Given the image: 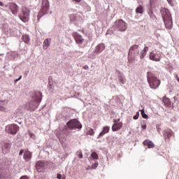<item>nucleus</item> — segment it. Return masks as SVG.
Instances as JSON below:
<instances>
[{
    "mask_svg": "<svg viewBox=\"0 0 179 179\" xmlns=\"http://www.w3.org/2000/svg\"><path fill=\"white\" fill-rule=\"evenodd\" d=\"M50 13H52V11H50Z\"/></svg>",
    "mask_w": 179,
    "mask_h": 179,
    "instance_id": "nucleus-48",
    "label": "nucleus"
},
{
    "mask_svg": "<svg viewBox=\"0 0 179 179\" xmlns=\"http://www.w3.org/2000/svg\"><path fill=\"white\" fill-rule=\"evenodd\" d=\"M89 134L90 135H94V131H93V129H91L89 130Z\"/></svg>",
    "mask_w": 179,
    "mask_h": 179,
    "instance_id": "nucleus-39",
    "label": "nucleus"
},
{
    "mask_svg": "<svg viewBox=\"0 0 179 179\" xmlns=\"http://www.w3.org/2000/svg\"><path fill=\"white\" fill-rule=\"evenodd\" d=\"M114 124L112 126V131L115 132L117 131H120L121 128H122V122H120V119L113 120Z\"/></svg>",
    "mask_w": 179,
    "mask_h": 179,
    "instance_id": "nucleus-12",
    "label": "nucleus"
},
{
    "mask_svg": "<svg viewBox=\"0 0 179 179\" xmlns=\"http://www.w3.org/2000/svg\"><path fill=\"white\" fill-rule=\"evenodd\" d=\"M143 145L145 146H147V148H148V149H152V148H155V143H153V142H152L151 141H149V140L144 141Z\"/></svg>",
    "mask_w": 179,
    "mask_h": 179,
    "instance_id": "nucleus-16",
    "label": "nucleus"
},
{
    "mask_svg": "<svg viewBox=\"0 0 179 179\" xmlns=\"http://www.w3.org/2000/svg\"><path fill=\"white\" fill-rule=\"evenodd\" d=\"M50 44H51V38H47V39H45V40L44 41L43 45V48H44L45 50H47V48H48L50 47Z\"/></svg>",
    "mask_w": 179,
    "mask_h": 179,
    "instance_id": "nucleus-22",
    "label": "nucleus"
},
{
    "mask_svg": "<svg viewBox=\"0 0 179 179\" xmlns=\"http://www.w3.org/2000/svg\"><path fill=\"white\" fill-rule=\"evenodd\" d=\"M113 30L116 31H126L127 29H128V25H127V22L123 20H116L113 25Z\"/></svg>",
    "mask_w": 179,
    "mask_h": 179,
    "instance_id": "nucleus-5",
    "label": "nucleus"
},
{
    "mask_svg": "<svg viewBox=\"0 0 179 179\" xmlns=\"http://www.w3.org/2000/svg\"><path fill=\"white\" fill-rule=\"evenodd\" d=\"M149 57L150 59L156 62H159L162 59V54L160 52L155 53L154 52H151Z\"/></svg>",
    "mask_w": 179,
    "mask_h": 179,
    "instance_id": "nucleus-11",
    "label": "nucleus"
},
{
    "mask_svg": "<svg viewBox=\"0 0 179 179\" xmlns=\"http://www.w3.org/2000/svg\"><path fill=\"white\" fill-rule=\"evenodd\" d=\"M150 19H152V20H156V15H155V14H153V11H152V10H150L148 12Z\"/></svg>",
    "mask_w": 179,
    "mask_h": 179,
    "instance_id": "nucleus-27",
    "label": "nucleus"
},
{
    "mask_svg": "<svg viewBox=\"0 0 179 179\" xmlns=\"http://www.w3.org/2000/svg\"><path fill=\"white\" fill-rule=\"evenodd\" d=\"M129 54H131L134 59H136L137 57L139 55V45H133L129 49Z\"/></svg>",
    "mask_w": 179,
    "mask_h": 179,
    "instance_id": "nucleus-9",
    "label": "nucleus"
},
{
    "mask_svg": "<svg viewBox=\"0 0 179 179\" xmlns=\"http://www.w3.org/2000/svg\"><path fill=\"white\" fill-rule=\"evenodd\" d=\"M134 120H138L139 118V112H137L136 114L133 117Z\"/></svg>",
    "mask_w": 179,
    "mask_h": 179,
    "instance_id": "nucleus-34",
    "label": "nucleus"
},
{
    "mask_svg": "<svg viewBox=\"0 0 179 179\" xmlns=\"http://www.w3.org/2000/svg\"><path fill=\"white\" fill-rule=\"evenodd\" d=\"M74 38L76 40V42L77 43V44H82L84 41L83 38H82V36L76 34L74 36Z\"/></svg>",
    "mask_w": 179,
    "mask_h": 179,
    "instance_id": "nucleus-18",
    "label": "nucleus"
},
{
    "mask_svg": "<svg viewBox=\"0 0 179 179\" xmlns=\"http://www.w3.org/2000/svg\"><path fill=\"white\" fill-rule=\"evenodd\" d=\"M118 80L120 82V83H122V85L125 83V80L124 79V77L121 76H118Z\"/></svg>",
    "mask_w": 179,
    "mask_h": 179,
    "instance_id": "nucleus-31",
    "label": "nucleus"
},
{
    "mask_svg": "<svg viewBox=\"0 0 179 179\" xmlns=\"http://www.w3.org/2000/svg\"><path fill=\"white\" fill-rule=\"evenodd\" d=\"M57 179H62V176L61 174L58 173L57 175ZM62 179H65V178H63Z\"/></svg>",
    "mask_w": 179,
    "mask_h": 179,
    "instance_id": "nucleus-38",
    "label": "nucleus"
},
{
    "mask_svg": "<svg viewBox=\"0 0 179 179\" xmlns=\"http://www.w3.org/2000/svg\"><path fill=\"white\" fill-rule=\"evenodd\" d=\"M159 0H150V5H155Z\"/></svg>",
    "mask_w": 179,
    "mask_h": 179,
    "instance_id": "nucleus-35",
    "label": "nucleus"
},
{
    "mask_svg": "<svg viewBox=\"0 0 179 179\" xmlns=\"http://www.w3.org/2000/svg\"><path fill=\"white\" fill-rule=\"evenodd\" d=\"M78 157L79 159H83V154H82V152H80V154L78 155Z\"/></svg>",
    "mask_w": 179,
    "mask_h": 179,
    "instance_id": "nucleus-41",
    "label": "nucleus"
},
{
    "mask_svg": "<svg viewBox=\"0 0 179 179\" xmlns=\"http://www.w3.org/2000/svg\"><path fill=\"white\" fill-rule=\"evenodd\" d=\"M22 40L25 43V44H30V37L29 35H23Z\"/></svg>",
    "mask_w": 179,
    "mask_h": 179,
    "instance_id": "nucleus-26",
    "label": "nucleus"
},
{
    "mask_svg": "<svg viewBox=\"0 0 179 179\" xmlns=\"http://www.w3.org/2000/svg\"><path fill=\"white\" fill-rule=\"evenodd\" d=\"M110 131V127L108 126H105L103 127L102 131L99 134L98 138H101V136H104L106 134H108V132Z\"/></svg>",
    "mask_w": 179,
    "mask_h": 179,
    "instance_id": "nucleus-17",
    "label": "nucleus"
},
{
    "mask_svg": "<svg viewBox=\"0 0 179 179\" xmlns=\"http://www.w3.org/2000/svg\"><path fill=\"white\" fill-rule=\"evenodd\" d=\"M60 143H64V141H62L61 138H59Z\"/></svg>",
    "mask_w": 179,
    "mask_h": 179,
    "instance_id": "nucleus-47",
    "label": "nucleus"
},
{
    "mask_svg": "<svg viewBox=\"0 0 179 179\" xmlns=\"http://www.w3.org/2000/svg\"><path fill=\"white\" fill-rule=\"evenodd\" d=\"M36 169L38 173H44L45 171V164L43 161H38L36 164Z\"/></svg>",
    "mask_w": 179,
    "mask_h": 179,
    "instance_id": "nucleus-10",
    "label": "nucleus"
},
{
    "mask_svg": "<svg viewBox=\"0 0 179 179\" xmlns=\"http://www.w3.org/2000/svg\"><path fill=\"white\" fill-rule=\"evenodd\" d=\"M23 157L25 159V162H29V160H31V152L29 151H26L24 153Z\"/></svg>",
    "mask_w": 179,
    "mask_h": 179,
    "instance_id": "nucleus-21",
    "label": "nucleus"
},
{
    "mask_svg": "<svg viewBox=\"0 0 179 179\" xmlns=\"http://www.w3.org/2000/svg\"><path fill=\"white\" fill-rule=\"evenodd\" d=\"M91 157H92V159H94V160H97V159H99V155L96 152H92V153L91 154Z\"/></svg>",
    "mask_w": 179,
    "mask_h": 179,
    "instance_id": "nucleus-28",
    "label": "nucleus"
},
{
    "mask_svg": "<svg viewBox=\"0 0 179 179\" xmlns=\"http://www.w3.org/2000/svg\"><path fill=\"white\" fill-rule=\"evenodd\" d=\"M141 115H142L143 118L148 120V116L146 113H145V110H143V109L141 110Z\"/></svg>",
    "mask_w": 179,
    "mask_h": 179,
    "instance_id": "nucleus-30",
    "label": "nucleus"
},
{
    "mask_svg": "<svg viewBox=\"0 0 179 179\" xmlns=\"http://www.w3.org/2000/svg\"><path fill=\"white\" fill-rule=\"evenodd\" d=\"M20 79H22V76H20L17 79H15V80H14L15 83L19 82V80H20Z\"/></svg>",
    "mask_w": 179,
    "mask_h": 179,
    "instance_id": "nucleus-40",
    "label": "nucleus"
},
{
    "mask_svg": "<svg viewBox=\"0 0 179 179\" xmlns=\"http://www.w3.org/2000/svg\"><path fill=\"white\" fill-rule=\"evenodd\" d=\"M13 15H17V10H19V6L16 3H13L10 5V8Z\"/></svg>",
    "mask_w": 179,
    "mask_h": 179,
    "instance_id": "nucleus-15",
    "label": "nucleus"
},
{
    "mask_svg": "<svg viewBox=\"0 0 179 179\" xmlns=\"http://www.w3.org/2000/svg\"><path fill=\"white\" fill-rule=\"evenodd\" d=\"M148 51H149V48L148 46H145L140 53L141 59H143L145 57H146V52H148Z\"/></svg>",
    "mask_w": 179,
    "mask_h": 179,
    "instance_id": "nucleus-20",
    "label": "nucleus"
},
{
    "mask_svg": "<svg viewBox=\"0 0 179 179\" xmlns=\"http://www.w3.org/2000/svg\"><path fill=\"white\" fill-rule=\"evenodd\" d=\"M66 127L69 129H82V124L80 123L77 119H73L69 120L66 123Z\"/></svg>",
    "mask_w": 179,
    "mask_h": 179,
    "instance_id": "nucleus-6",
    "label": "nucleus"
},
{
    "mask_svg": "<svg viewBox=\"0 0 179 179\" xmlns=\"http://www.w3.org/2000/svg\"><path fill=\"white\" fill-rule=\"evenodd\" d=\"M174 136V132L170 129H166L163 131V136L165 141H170L171 136Z\"/></svg>",
    "mask_w": 179,
    "mask_h": 179,
    "instance_id": "nucleus-13",
    "label": "nucleus"
},
{
    "mask_svg": "<svg viewBox=\"0 0 179 179\" xmlns=\"http://www.w3.org/2000/svg\"><path fill=\"white\" fill-rule=\"evenodd\" d=\"M104 48H106V46L103 43H101L98 45L94 50L95 54H100L102 51H104Z\"/></svg>",
    "mask_w": 179,
    "mask_h": 179,
    "instance_id": "nucleus-14",
    "label": "nucleus"
},
{
    "mask_svg": "<svg viewBox=\"0 0 179 179\" xmlns=\"http://www.w3.org/2000/svg\"><path fill=\"white\" fill-rule=\"evenodd\" d=\"M91 167L92 170H96L99 167V162L94 163Z\"/></svg>",
    "mask_w": 179,
    "mask_h": 179,
    "instance_id": "nucleus-32",
    "label": "nucleus"
},
{
    "mask_svg": "<svg viewBox=\"0 0 179 179\" xmlns=\"http://www.w3.org/2000/svg\"><path fill=\"white\" fill-rule=\"evenodd\" d=\"M136 13L140 14V15H143V6H138L136 8Z\"/></svg>",
    "mask_w": 179,
    "mask_h": 179,
    "instance_id": "nucleus-25",
    "label": "nucleus"
},
{
    "mask_svg": "<svg viewBox=\"0 0 179 179\" xmlns=\"http://www.w3.org/2000/svg\"><path fill=\"white\" fill-rule=\"evenodd\" d=\"M6 131L11 135H16L19 131V126L15 124H8L6 127Z\"/></svg>",
    "mask_w": 179,
    "mask_h": 179,
    "instance_id": "nucleus-8",
    "label": "nucleus"
},
{
    "mask_svg": "<svg viewBox=\"0 0 179 179\" xmlns=\"http://www.w3.org/2000/svg\"><path fill=\"white\" fill-rule=\"evenodd\" d=\"M30 15V10L26 7H23L22 13L19 15L20 20L22 22H29V16Z\"/></svg>",
    "mask_w": 179,
    "mask_h": 179,
    "instance_id": "nucleus-7",
    "label": "nucleus"
},
{
    "mask_svg": "<svg viewBox=\"0 0 179 179\" xmlns=\"http://www.w3.org/2000/svg\"><path fill=\"white\" fill-rule=\"evenodd\" d=\"M163 103L166 107H171V102L170 101V99H169V98L164 97Z\"/></svg>",
    "mask_w": 179,
    "mask_h": 179,
    "instance_id": "nucleus-23",
    "label": "nucleus"
},
{
    "mask_svg": "<svg viewBox=\"0 0 179 179\" xmlns=\"http://www.w3.org/2000/svg\"><path fill=\"white\" fill-rule=\"evenodd\" d=\"M24 152V150H21L20 151L19 155H20V156H22V155H23Z\"/></svg>",
    "mask_w": 179,
    "mask_h": 179,
    "instance_id": "nucleus-43",
    "label": "nucleus"
},
{
    "mask_svg": "<svg viewBox=\"0 0 179 179\" xmlns=\"http://www.w3.org/2000/svg\"><path fill=\"white\" fill-rule=\"evenodd\" d=\"M43 94L40 92H33L31 101L26 104V109L29 111H35L38 104L41 103Z\"/></svg>",
    "mask_w": 179,
    "mask_h": 179,
    "instance_id": "nucleus-1",
    "label": "nucleus"
},
{
    "mask_svg": "<svg viewBox=\"0 0 179 179\" xmlns=\"http://www.w3.org/2000/svg\"><path fill=\"white\" fill-rule=\"evenodd\" d=\"M48 89L50 90V92H52V93L54 92V87L52 86V84H51V80H52V77L50 76L48 78Z\"/></svg>",
    "mask_w": 179,
    "mask_h": 179,
    "instance_id": "nucleus-24",
    "label": "nucleus"
},
{
    "mask_svg": "<svg viewBox=\"0 0 179 179\" xmlns=\"http://www.w3.org/2000/svg\"><path fill=\"white\" fill-rule=\"evenodd\" d=\"M48 13H50V2L48 0H42V7L38 14V20H40L44 15H48Z\"/></svg>",
    "mask_w": 179,
    "mask_h": 179,
    "instance_id": "nucleus-4",
    "label": "nucleus"
},
{
    "mask_svg": "<svg viewBox=\"0 0 179 179\" xmlns=\"http://www.w3.org/2000/svg\"><path fill=\"white\" fill-rule=\"evenodd\" d=\"M10 148H12V144L9 143H5L2 146V150L3 152H9L10 150Z\"/></svg>",
    "mask_w": 179,
    "mask_h": 179,
    "instance_id": "nucleus-19",
    "label": "nucleus"
},
{
    "mask_svg": "<svg viewBox=\"0 0 179 179\" xmlns=\"http://www.w3.org/2000/svg\"><path fill=\"white\" fill-rule=\"evenodd\" d=\"M157 131L159 134H160V131H162V129H160V126L159 124H157Z\"/></svg>",
    "mask_w": 179,
    "mask_h": 179,
    "instance_id": "nucleus-36",
    "label": "nucleus"
},
{
    "mask_svg": "<svg viewBox=\"0 0 179 179\" xmlns=\"http://www.w3.org/2000/svg\"><path fill=\"white\" fill-rule=\"evenodd\" d=\"M141 128H142V129H146V125H143V126L141 127Z\"/></svg>",
    "mask_w": 179,
    "mask_h": 179,
    "instance_id": "nucleus-44",
    "label": "nucleus"
},
{
    "mask_svg": "<svg viewBox=\"0 0 179 179\" xmlns=\"http://www.w3.org/2000/svg\"><path fill=\"white\" fill-rule=\"evenodd\" d=\"M167 2L172 6L173 5V0H167Z\"/></svg>",
    "mask_w": 179,
    "mask_h": 179,
    "instance_id": "nucleus-42",
    "label": "nucleus"
},
{
    "mask_svg": "<svg viewBox=\"0 0 179 179\" xmlns=\"http://www.w3.org/2000/svg\"><path fill=\"white\" fill-rule=\"evenodd\" d=\"M147 79L151 89L156 90L160 86V80H159L152 73H147Z\"/></svg>",
    "mask_w": 179,
    "mask_h": 179,
    "instance_id": "nucleus-3",
    "label": "nucleus"
},
{
    "mask_svg": "<svg viewBox=\"0 0 179 179\" xmlns=\"http://www.w3.org/2000/svg\"><path fill=\"white\" fill-rule=\"evenodd\" d=\"M2 106H5V101H0V111H5V108Z\"/></svg>",
    "mask_w": 179,
    "mask_h": 179,
    "instance_id": "nucleus-29",
    "label": "nucleus"
},
{
    "mask_svg": "<svg viewBox=\"0 0 179 179\" xmlns=\"http://www.w3.org/2000/svg\"><path fill=\"white\" fill-rule=\"evenodd\" d=\"M161 15L166 29H171L173 27V21L171 20V14L167 8L161 9Z\"/></svg>",
    "mask_w": 179,
    "mask_h": 179,
    "instance_id": "nucleus-2",
    "label": "nucleus"
},
{
    "mask_svg": "<svg viewBox=\"0 0 179 179\" xmlns=\"http://www.w3.org/2000/svg\"><path fill=\"white\" fill-rule=\"evenodd\" d=\"M0 6H2V8H8V5L3 4L1 1H0Z\"/></svg>",
    "mask_w": 179,
    "mask_h": 179,
    "instance_id": "nucleus-37",
    "label": "nucleus"
},
{
    "mask_svg": "<svg viewBox=\"0 0 179 179\" xmlns=\"http://www.w3.org/2000/svg\"><path fill=\"white\" fill-rule=\"evenodd\" d=\"M129 62H131V61H132V59H131V57H128Z\"/></svg>",
    "mask_w": 179,
    "mask_h": 179,
    "instance_id": "nucleus-46",
    "label": "nucleus"
},
{
    "mask_svg": "<svg viewBox=\"0 0 179 179\" xmlns=\"http://www.w3.org/2000/svg\"><path fill=\"white\" fill-rule=\"evenodd\" d=\"M70 20H71V22H75V20H76V16L73 14L71 15Z\"/></svg>",
    "mask_w": 179,
    "mask_h": 179,
    "instance_id": "nucleus-33",
    "label": "nucleus"
},
{
    "mask_svg": "<svg viewBox=\"0 0 179 179\" xmlns=\"http://www.w3.org/2000/svg\"><path fill=\"white\" fill-rule=\"evenodd\" d=\"M74 2H80V0H73Z\"/></svg>",
    "mask_w": 179,
    "mask_h": 179,
    "instance_id": "nucleus-45",
    "label": "nucleus"
}]
</instances>
